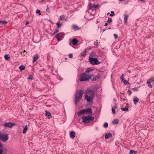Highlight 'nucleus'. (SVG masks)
Here are the masks:
<instances>
[{
	"instance_id": "nucleus-50",
	"label": "nucleus",
	"mask_w": 154,
	"mask_h": 154,
	"mask_svg": "<svg viewBox=\"0 0 154 154\" xmlns=\"http://www.w3.org/2000/svg\"><path fill=\"white\" fill-rule=\"evenodd\" d=\"M29 23V22L27 21L26 23V25H28Z\"/></svg>"
},
{
	"instance_id": "nucleus-25",
	"label": "nucleus",
	"mask_w": 154,
	"mask_h": 154,
	"mask_svg": "<svg viewBox=\"0 0 154 154\" xmlns=\"http://www.w3.org/2000/svg\"><path fill=\"white\" fill-rule=\"evenodd\" d=\"M28 126L26 125L23 129V133L24 134H25L27 131L28 130Z\"/></svg>"
},
{
	"instance_id": "nucleus-34",
	"label": "nucleus",
	"mask_w": 154,
	"mask_h": 154,
	"mask_svg": "<svg viewBox=\"0 0 154 154\" xmlns=\"http://www.w3.org/2000/svg\"><path fill=\"white\" fill-rule=\"evenodd\" d=\"M86 50H85L81 53V55L83 57H84L86 55Z\"/></svg>"
},
{
	"instance_id": "nucleus-8",
	"label": "nucleus",
	"mask_w": 154,
	"mask_h": 154,
	"mask_svg": "<svg viewBox=\"0 0 154 154\" xmlns=\"http://www.w3.org/2000/svg\"><path fill=\"white\" fill-rule=\"evenodd\" d=\"M16 124L14 123H11V122H5L3 124L4 126L6 128H11L15 126Z\"/></svg>"
},
{
	"instance_id": "nucleus-5",
	"label": "nucleus",
	"mask_w": 154,
	"mask_h": 154,
	"mask_svg": "<svg viewBox=\"0 0 154 154\" xmlns=\"http://www.w3.org/2000/svg\"><path fill=\"white\" fill-rule=\"evenodd\" d=\"M82 121L85 123L91 122L93 121L94 118L91 116H83L82 118Z\"/></svg>"
},
{
	"instance_id": "nucleus-13",
	"label": "nucleus",
	"mask_w": 154,
	"mask_h": 154,
	"mask_svg": "<svg viewBox=\"0 0 154 154\" xmlns=\"http://www.w3.org/2000/svg\"><path fill=\"white\" fill-rule=\"evenodd\" d=\"M120 79L125 85L128 84V82L123 77V74L121 76Z\"/></svg>"
},
{
	"instance_id": "nucleus-20",
	"label": "nucleus",
	"mask_w": 154,
	"mask_h": 154,
	"mask_svg": "<svg viewBox=\"0 0 154 154\" xmlns=\"http://www.w3.org/2000/svg\"><path fill=\"white\" fill-rule=\"evenodd\" d=\"M72 42L73 45H75L77 44L78 41L77 39L74 38H73Z\"/></svg>"
},
{
	"instance_id": "nucleus-16",
	"label": "nucleus",
	"mask_w": 154,
	"mask_h": 154,
	"mask_svg": "<svg viewBox=\"0 0 154 154\" xmlns=\"http://www.w3.org/2000/svg\"><path fill=\"white\" fill-rule=\"evenodd\" d=\"M38 57L37 54H35L33 57V63L36 61L38 59Z\"/></svg>"
},
{
	"instance_id": "nucleus-30",
	"label": "nucleus",
	"mask_w": 154,
	"mask_h": 154,
	"mask_svg": "<svg viewBox=\"0 0 154 154\" xmlns=\"http://www.w3.org/2000/svg\"><path fill=\"white\" fill-rule=\"evenodd\" d=\"M65 16L64 15H62L60 17V19L61 20H63L65 19Z\"/></svg>"
},
{
	"instance_id": "nucleus-43",
	"label": "nucleus",
	"mask_w": 154,
	"mask_h": 154,
	"mask_svg": "<svg viewBox=\"0 0 154 154\" xmlns=\"http://www.w3.org/2000/svg\"><path fill=\"white\" fill-rule=\"evenodd\" d=\"M113 35L116 39H117L118 38V36L116 34H115Z\"/></svg>"
},
{
	"instance_id": "nucleus-29",
	"label": "nucleus",
	"mask_w": 154,
	"mask_h": 154,
	"mask_svg": "<svg viewBox=\"0 0 154 154\" xmlns=\"http://www.w3.org/2000/svg\"><path fill=\"white\" fill-rule=\"evenodd\" d=\"M137 153V151H135L133 150H130V153L129 154H135Z\"/></svg>"
},
{
	"instance_id": "nucleus-17",
	"label": "nucleus",
	"mask_w": 154,
	"mask_h": 154,
	"mask_svg": "<svg viewBox=\"0 0 154 154\" xmlns=\"http://www.w3.org/2000/svg\"><path fill=\"white\" fill-rule=\"evenodd\" d=\"M75 132L74 131H71L70 133V137L72 139H73L75 138Z\"/></svg>"
},
{
	"instance_id": "nucleus-19",
	"label": "nucleus",
	"mask_w": 154,
	"mask_h": 154,
	"mask_svg": "<svg viewBox=\"0 0 154 154\" xmlns=\"http://www.w3.org/2000/svg\"><path fill=\"white\" fill-rule=\"evenodd\" d=\"M128 16L127 14H125L124 15V22L125 23H127L128 18Z\"/></svg>"
},
{
	"instance_id": "nucleus-27",
	"label": "nucleus",
	"mask_w": 154,
	"mask_h": 154,
	"mask_svg": "<svg viewBox=\"0 0 154 154\" xmlns=\"http://www.w3.org/2000/svg\"><path fill=\"white\" fill-rule=\"evenodd\" d=\"M119 122V120L117 119H114L113 121L112 122V123L114 124H116L118 123Z\"/></svg>"
},
{
	"instance_id": "nucleus-1",
	"label": "nucleus",
	"mask_w": 154,
	"mask_h": 154,
	"mask_svg": "<svg viewBox=\"0 0 154 154\" xmlns=\"http://www.w3.org/2000/svg\"><path fill=\"white\" fill-rule=\"evenodd\" d=\"M94 69L91 68H88L85 72L82 73L80 77L81 81H88L90 79L93 74V72Z\"/></svg>"
},
{
	"instance_id": "nucleus-37",
	"label": "nucleus",
	"mask_w": 154,
	"mask_h": 154,
	"mask_svg": "<svg viewBox=\"0 0 154 154\" xmlns=\"http://www.w3.org/2000/svg\"><path fill=\"white\" fill-rule=\"evenodd\" d=\"M138 88H131V90L134 91H138Z\"/></svg>"
},
{
	"instance_id": "nucleus-48",
	"label": "nucleus",
	"mask_w": 154,
	"mask_h": 154,
	"mask_svg": "<svg viewBox=\"0 0 154 154\" xmlns=\"http://www.w3.org/2000/svg\"><path fill=\"white\" fill-rule=\"evenodd\" d=\"M2 145L0 143V148H2Z\"/></svg>"
},
{
	"instance_id": "nucleus-40",
	"label": "nucleus",
	"mask_w": 154,
	"mask_h": 154,
	"mask_svg": "<svg viewBox=\"0 0 154 154\" xmlns=\"http://www.w3.org/2000/svg\"><path fill=\"white\" fill-rule=\"evenodd\" d=\"M127 93L129 95H130L132 93V91H131L129 90L128 91Z\"/></svg>"
},
{
	"instance_id": "nucleus-4",
	"label": "nucleus",
	"mask_w": 154,
	"mask_h": 154,
	"mask_svg": "<svg viewBox=\"0 0 154 154\" xmlns=\"http://www.w3.org/2000/svg\"><path fill=\"white\" fill-rule=\"evenodd\" d=\"M89 6V9H88V12L90 13L91 14L93 15L96 12V11L94 9L98 7V5L97 4L95 5L90 3Z\"/></svg>"
},
{
	"instance_id": "nucleus-51",
	"label": "nucleus",
	"mask_w": 154,
	"mask_h": 154,
	"mask_svg": "<svg viewBox=\"0 0 154 154\" xmlns=\"http://www.w3.org/2000/svg\"><path fill=\"white\" fill-rule=\"evenodd\" d=\"M107 25H108L107 23H105L104 26H106Z\"/></svg>"
},
{
	"instance_id": "nucleus-41",
	"label": "nucleus",
	"mask_w": 154,
	"mask_h": 154,
	"mask_svg": "<svg viewBox=\"0 0 154 154\" xmlns=\"http://www.w3.org/2000/svg\"><path fill=\"white\" fill-rule=\"evenodd\" d=\"M69 57L70 58H72L73 57V55L72 54H70L69 55Z\"/></svg>"
},
{
	"instance_id": "nucleus-9",
	"label": "nucleus",
	"mask_w": 154,
	"mask_h": 154,
	"mask_svg": "<svg viewBox=\"0 0 154 154\" xmlns=\"http://www.w3.org/2000/svg\"><path fill=\"white\" fill-rule=\"evenodd\" d=\"M154 82V77L149 79L147 82V83L148 87L150 88L152 87V85L153 84V82Z\"/></svg>"
},
{
	"instance_id": "nucleus-3",
	"label": "nucleus",
	"mask_w": 154,
	"mask_h": 154,
	"mask_svg": "<svg viewBox=\"0 0 154 154\" xmlns=\"http://www.w3.org/2000/svg\"><path fill=\"white\" fill-rule=\"evenodd\" d=\"M83 94V91L82 90L77 92L75 95V104L77 105L78 103L81 100Z\"/></svg>"
},
{
	"instance_id": "nucleus-15",
	"label": "nucleus",
	"mask_w": 154,
	"mask_h": 154,
	"mask_svg": "<svg viewBox=\"0 0 154 154\" xmlns=\"http://www.w3.org/2000/svg\"><path fill=\"white\" fill-rule=\"evenodd\" d=\"M85 113V109H83L82 110H80L78 112V116H80L82 115V114H84Z\"/></svg>"
},
{
	"instance_id": "nucleus-24",
	"label": "nucleus",
	"mask_w": 154,
	"mask_h": 154,
	"mask_svg": "<svg viewBox=\"0 0 154 154\" xmlns=\"http://www.w3.org/2000/svg\"><path fill=\"white\" fill-rule=\"evenodd\" d=\"M97 56L96 53L94 52H92L90 55V57L89 58L94 57L95 58Z\"/></svg>"
},
{
	"instance_id": "nucleus-11",
	"label": "nucleus",
	"mask_w": 154,
	"mask_h": 154,
	"mask_svg": "<svg viewBox=\"0 0 154 154\" xmlns=\"http://www.w3.org/2000/svg\"><path fill=\"white\" fill-rule=\"evenodd\" d=\"M85 112L88 114H91L92 113V110L91 108H88L85 109Z\"/></svg>"
},
{
	"instance_id": "nucleus-21",
	"label": "nucleus",
	"mask_w": 154,
	"mask_h": 154,
	"mask_svg": "<svg viewBox=\"0 0 154 154\" xmlns=\"http://www.w3.org/2000/svg\"><path fill=\"white\" fill-rule=\"evenodd\" d=\"M139 99L137 97H135L133 100L134 103V104L136 105L138 102Z\"/></svg>"
},
{
	"instance_id": "nucleus-52",
	"label": "nucleus",
	"mask_w": 154,
	"mask_h": 154,
	"mask_svg": "<svg viewBox=\"0 0 154 154\" xmlns=\"http://www.w3.org/2000/svg\"><path fill=\"white\" fill-rule=\"evenodd\" d=\"M109 14V13H108L107 14L108 15V14Z\"/></svg>"
},
{
	"instance_id": "nucleus-32",
	"label": "nucleus",
	"mask_w": 154,
	"mask_h": 154,
	"mask_svg": "<svg viewBox=\"0 0 154 154\" xmlns=\"http://www.w3.org/2000/svg\"><path fill=\"white\" fill-rule=\"evenodd\" d=\"M25 67L23 65H21L19 67V69L21 70H23L25 69Z\"/></svg>"
},
{
	"instance_id": "nucleus-7",
	"label": "nucleus",
	"mask_w": 154,
	"mask_h": 154,
	"mask_svg": "<svg viewBox=\"0 0 154 154\" xmlns=\"http://www.w3.org/2000/svg\"><path fill=\"white\" fill-rule=\"evenodd\" d=\"M89 59L91 63L93 65H97L100 63L97 58L91 57L89 58Z\"/></svg>"
},
{
	"instance_id": "nucleus-26",
	"label": "nucleus",
	"mask_w": 154,
	"mask_h": 154,
	"mask_svg": "<svg viewBox=\"0 0 154 154\" xmlns=\"http://www.w3.org/2000/svg\"><path fill=\"white\" fill-rule=\"evenodd\" d=\"M7 23V22L5 20H0V25H6Z\"/></svg>"
},
{
	"instance_id": "nucleus-38",
	"label": "nucleus",
	"mask_w": 154,
	"mask_h": 154,
	"mask_svg": "<svg viewBox=\"0 0 154 154\" xmlns=\"http://www.w3.org/2000/svg\"><path fill=\"white\" fill-rule=\"evenodd\" d=\"M111 14H110V16L111 17L113 16L114 15V12L112 11L111 12Z\"/></svg>"
},
{
	"instance_id": "nucleus-10",
	"label": "nucleus",
	"mask_w": 154,
	"mask_h": 154,
	"mask_svg": "<svg viewBox=\"0 0 154 154\" xmlns=\"http://www.w3.org/2000/svg\"><path fill=\"white\" fill-rule=\"evenodd\" d=\"M63 35H64L63 33H60L57 35L56 37L58 41H60L61 39V38Z\"/></svg>"
},
{
	"instance_id": "nucleus-39",
	"label": "nucleus",
	"mask_w": 154,
	"mask_h": 154,
	"mask_svg": "<svg viewBox=\"0 0 154 154\" xmlns=\"http://www.w3.org/2000/svg\"><path fill=\"white\" fill-rule=\"evenodd\" d=\"M112 21V19L111 18H108L107 21L109 22L110 23Z\"/></svg>"
},
{
	"instance_id": "nucleus-28",
	"label": "nucleus",
	"mask_w": 154,
	"mask_h": 154,
	"mask_svg": "<svg viewBox=\"0 0 154 154\" xmlns=\"http://www.w3.org/2000/svg\"><path fill=\"white\" fill-rule=\"evenodd\" d=\"M72 29H73L78 30L80 28L76 25H73L72 26Z\"/></svg>"
},
{
	"instance_id": "nucleus-2",
	"label": "nucleus",
	"mask_w": 154,
	"mask_h": 154,
	"mask_svg": "<svg viewBox=\"0 0 154 154\" xmlns=\"http://www.w3.org/2000/svg\"><path fill=\"white\" fill-rule=\"evenodd\" d=\"M85 99L88 102H91L95 97V93L93 90L88 89L85 92Z\"/></svg>"
},
{
	"instance_id": "nucleus-22",
	"label": "nucleus",
	"mask_w": 154,
	"mask_h": 154,
	"mask_svg": "<svg viewBox=\"0 0 154 154\" xmlns=\"http://www.w3.org/2000/svg\"><path fill=\"white\" fill-rule=\"evenodd\" d=\"M92 80L93 81H96L97 79H98L99 78V77L95 75H93V74H92Z\"/></svg>"
},
{
	"instance_id": "nucleus-46",
	"label": "nucleus",
	"mask_w": 154,
	"mask_h": 154,
	"mask_svg": "<svg viewBox=\"0 0 154 154\" xmlns=\"http://www.w3.org/2000/svg\"><path fill=\"white\" fill-rule=\"evenodd\" d=\"M46 11L48 12H50V10L49 9V8H48L46 10Z\"/></svg>"
},
{
	"instance_id": "nucleus-42",
	"label": "nucleus",
	"mask_w": 154,
	"mask_h": 154,
	"mask_svg": "<svg viewBox=\"0 0 154 154\" xmlns=\"http://www.w3.org/2000/svg\"><path fill=\"white\" fill-rule=\"evenodd\" d=\"M28 79L29 80H32V76L31 75H29L28 77Z\"/></svg>"
},
{
	"instance_id": "nucleus-14",
	"label": "nucleus",
	"mask_w": 154,
	"mask_h": 154,
	"mask_svg": "<svg viewBox=\"0 0 154 154\" xmlns=\"http://www.w3.org/2000/svg\"><path fill=\"white\" fill-rule=\"evenodd\" d=\"M128 106L129 104L128 103L126 104L125 107V108H122L121 109L123 111H128Z\"/></svg>"
},
{
	"instance_id": "nucleus-47",
	"label": "nucleus",
	"mask_w": 154,
	"mask_h": 154,
	"mask_svg": "<svg viewBox=\"0 0 154 154\" xmlns=\"http://www.w3.org/2000/svg\"><path fill=\"white\" fill-rule=\"evenodd\" d=\"M3 152L2 150V149H0V154H2V153Z\"/></svg>"
},
{
	"instance_id": "nucleus-31",
	"label": "nucleus",
	"mask_w": 154,
	"mask_h": 154,
	"mask_svg": "<svg viewBox=\"0 0 154 154\" xmlns=\"http://www.w3.org/2000/svg\"><path fill=\"white\" fill-rule=\"evenodd\" d=\"M5 58L7 60H8L10 58V56L9 54L5 55L4 56Z\"/></svg>"
},
{
	"instance_id": "nucleus-35",
	"label": "nucleus",
	"mask_w": 154,
	"mask_h": 154,
	"mask_svg": "<svg viewBox=\"0 0 154 154\" xmlns=\"http://www.w3.org/2000/svg\"><path fill=\"white\" fill-rule=\"evenodd\" d=\"M108 124L107 122H105L103 124V127L105 128H107L108 127Z\"/></svg>"
},
{
	"instance_id": "nucleus-44",
	"label": "nucleus",
	"mask_w": 154,
	"mask_h": 154,
	"mask_svg": "<svg viewBox=\"0 0 154 154\" xmlns=\"http://www.w3.org/2000/svg\"><path fill=\"white\" fill-rule=\"evenodd\" d=\"M37 14L39 13V15H41V13H40V11L39 10H37L36 12Z\"/></svg>"
},
{
	"instance_id": "nucleus-6",
	"label": "nucleus",
	"mask_w": 154,
	"mask_h": 154,
	"mask_svg": "<svg viewBox=\"0 0 154 154\" xmlns=\"http://www.w3.org/2000/svg\"><path fill=\"white\" fill-rule=\"evenodd\" d=\"M8 134H3L0 132V140L3 142H5L8 139Z\"/></svg>"
},
{
	"instance_id": "nucleus-36",
	"label": "nucleus",
	"mask_w": 154,
	"mask_h": 154,
	"mask_svg": "<svg viewBox=\"0 0 154 154\" xmlns=\"http://www.w3.org/2000/svg\"><path fill=\"white\" fill-rule=\"evenodd\" d=\"M59 31L58 29L57 28L54 31V33H53L52 35H54V34H55L57 33Z\"/></svg>"
},
{
	"instance_id": "nucleus-23",
	"label": "nucleus",
	"mask_w": 154,
	"mask_h": 154,
	"mask_svg": "<svg viewBox=\"0 0 154 154\" xmlns=\"http://www.w3.org/2000/svg\"><path fill=\"white\" fill-rule=\"evenodd\" d=\"M117 108V106L115 105L114 106L112 107V112L115 114H116L115 109Z\"/></svg>"
},
{
	"instance_id": "nucleus-49",
	"label": "nucleus",
	"mask_w": 154,
	"mask_h": 154,
	"mask_svg": "<svg viewBox=\"0 0 154 154\" xmlns=\"http://www.w3.org/2000/svg\"><path fill=\"white\" fill-rule=\"evenodd\" d=\"M25 50H24L22 52V53L23 54V55H25V54H24V53H25Z\"/></svg>"
},
{
	"instance_id": "nucleus-18",
	"label": "nucleus",
	"mask_w": 154,
	"mask_h": 154,
	"mask_svg": "<svg viewBox=\"0 0 154 154\" xmlns=\"http://www.w3.org/2000/svg\"><path fill=\"white\" fill-rule=\"evenodd\" d=\"M112 134L110 133H106V134L105 135V138L107 139L109 138V137H112Z\"/></svg>"
},
{
	"instance_id": "nucleus-45",
	"label": "nucleus",
	"mask_w": 154,
	"mask_h": 154,
	"mask_svg": "<svg viewBox=\"0 0 154 154\" xmlns=\"http://www.w3.org/2000/svg\"><path fill=\"white\" fill-rule=\"evenodd\" d=\"M94 44L95 45L97 46L98 45V42H94Z\"/></svg>"
},
{
	"instance_id": "nucleus-12",
	"label": "nucleus",
	"mask_w": 154,
	"mask_h": 154,
	"mask_svg": "<svg viewBox=\"0 0 154 154\" xmlns=\"http://www.w3.org/2000/svg\"><path fill=\"white\" fill-rule=\"evenodd\" d=\"M45 115L49 119L52 117L50 112L47 110L45 111Z\"/></svg>"
},
{
	"instance_id": "nucleus-33",
	"label": "nucleus",
	"mask_w": 154,
	"mask_h": 154,
	"mask_svg": "<svg viewBox=\"0 0 154 154\" xmlns=\"http://www.w3.org/2000/svg\"><path fill=\"white\" fill-rule=\"evenodd\" d=\"M56 24L57 26V28H58L61 26L62 23H60V22H58L56 23Z\"/></svg>"
}]
</instances>
